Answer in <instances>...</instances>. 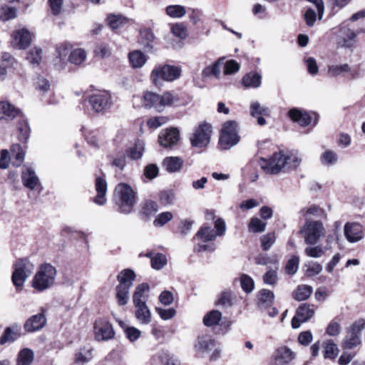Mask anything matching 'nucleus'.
<instances>
[{
    "mask_svg": "<svg viewBox=\"0 0 365 365\" xmlns=\"http://www.w3.org/2000/svg\"><path fill=\"white\" fill-rule=\"evenodd\" d=\"M137 197V192L129 184H117L115 187L113 201L117 210L120 213H130L136 203Z\"/></svg>",
    "mask_w": 365,
    "mask_h": 365,
    "instance_id": "obj_1",
    "label": "nucleus"
},
{
    "mask_svg": "<svg viewBox=\"0 0 365 365\" xmlns=\"http://www.w3.org/2000/svg\"><path fill=\"white\" fill-rule=\"evenodd\" d=\"M56 274V269L51 264H41L32 279V287L38 292L51 288L55 283Z\"/></svg>",
    "mask_w": 365,
    "mask_h": 365,
    "instance_id": "obj_2",
    "label": "nucleus"
},
{
    "mask_svg": "<svg viewBox=\"0 0 365 365\" xmlns=\"http://www.w3.org/2000/svg\"><path fill=\"white\" fill-rule=\"evenodd\" d=\"M11 280L17 290H21L26 279L32 274L34 265L27 258L18 259L14 264Z\"/></svg>",
    "mask_w": 365,
    "mask_h": 365,
    "instance_id": "obj_3",
    "label": "nucleus"
},
{
    "mask_svg": "<svg viewBox=\"0 0 365 365\" xmlns=\"http://www.w3.org/2000/svg\"><path fill=\"white\" fill-rule=\"evenodd\" d=\"M182 73L180 66L165 64L156 66L150 73V80L156 86L161 84V81L172 82L178 79Z\"/></svg>",
    "mask_w": 365,
    "mask_h": 365,
    "instance_id": "obj_4",
    "label": "nucleus"
},
{
    "mask_svg": "<svg viewBox=\"0 0 365 365\" xmlns=\"http://www.w3.org/2000/svg\"><path fill=\"white\" fill-rule=\"evenodd\" d=\"M365 328V319H359L346 329V336L342 341L344 349H352L361 344V332Z\"/></svg>",
    "mask_w": 365,
    "mask_h": 365,
    "instance_id": "obj_5",
    "label": "nucleus"
},
{
    "mask_svg": "<svg viewBox=\"0 0 365 365\" xmlns=\"http://www.w3.org/2000/svg\"><path fill=\"white\" fill-rule=\"evenodd\" d=\"M240 140L237 134V123L235 120H228L223 124L219 143L224 150L230 149Z\"/></svg>",
    "mask_w": 365,
    "mask_h": 365,
    "instance_id": "obj_6",
    "label": "nucleus"
},
{
    "mask_svg": "<svg viewBox=\"0 0 365 365\" xmlns=\"http://www.w3.org/2000/svg\"><path fill=\"white\" fill-rule=\"evenodd\" d=\"M289 159L282 152H279L274 153L269 161L262 159L260 165L267 173L275 175L282 170L288 171V165L291 163Z\"/></svg>",
    "mask_w": 365,
    "mask_h": 365,
    "instance_id": "obj_7",
    "label": "nucleus"
},
{
    "mask_svg": "<svg viewBox=\"0 0 365 365\" xmlns=\"http://www.w3.org/2000/svg\"><path fill=\"white\" fill-rule=\"evenodd\" d=\"M300 233L306 244L314 245L324 235V227L321 221H307L300 230Z\"/></svg>",
    "mask_w": 365,
    "mask_h": 365,
    "instance_id": "obj_8",
    "label": "nucleus"
},
{
    "mask_svg": "<svg viewBox=\"0 0 365 365\" xmlns=\"http://www.w3.org/2000/svg\"><path fill=\"white\" fill-rule=\"evenodd\" d=\"M92 109L96 113H104L113 105L111 95L106 91H98L92 94L88 98Z\"/></svg>",
    "mask_w": 365,
    "mask_h": 365,
    "instance_id": "obj_9",
    "label": "nucleus"
},
{
    "mask_svg": "<svg viewBox=\"0 0 365 365\" xmlns=\"http://www.w3.org/2000/svg\"><path fill=\"white\" fill-rule=\"evenodd\" d=\"M212 127L207 123L200 124L197 127L190 137V143L193 147L205 148L210 140Z\"/></svg>",
    "mask_w": 365,
    "mask_h": 365,
    "instance_id": "obj_10",
    "label": "nucleus"
},
{
    "mask_svg": "<svg viewBox=\"0 0 365 365\" xmlns=\"http://www.w3.org/2000/svg\"><path fill=\"white\" fill-rule=\"evenodd\" d=\"M95 338L98 341H107L115 336L112 324L105 318H99L94 323Z\"/></svg>",
    "mask_w": 365,
    "mask_h": 365,
    "instance_id": "obj_11",
    "label": "nucleus"
},
{
    "mask_svg": "<svg viewBox=\"0 0 365 365\" xmlns=\"http://www.w3.org/2000/svg\"><path fill=\"white\" fill-rule=\"evenodd\" d=\"M313 305L307 303L301 304L297 309L296 315L292 319L293 329H298L302 323L309 321L315 313Z\"/></svg>",
    "mask_w": 365,
    "mask_h": 365,
    "instance_id": "obj_12",
    "label": "nucleus"
},
{
    "mask_svg": "<svg viewBox=\"0 0 365 365\" xmlns=\"http://www.w3.org/2000/svg\"><path fill=\"white\" fill-rule=\"evenodd\" d=\"M179 140L180 131L176 128L163 130L158 136L159 143L164 148H172L178 143Z\"/></svg>",
    "mask_w": 365,
    "mask_h": 365,
    "instance_id": "obj_13",
    "label": "nucleus"
},
{
    "mask_svg": "<svg viewBox=\"0 0 365 365\" xmlns=\"http://www.w3.org/2000/svg\"><path fill=\"white\" fill-rule=\"evenodd\" d=\"M344 232L346 239L351 243L360 241L364 236V227L357 222L346 223Z\"/></svg>",
    "mask_w": 365,
    "mask_h": 365,
    "instance_id": "obj_14",
    "label": "nucleus"
},
{
    "mask_svg": "<svg viewBox=\"0 0 365 365\" xmlns=\"http://www.w3.org/2000/svg\"><path fill=\"white\" fill-rule=\"evenodd\" d=\"M47 319L43 312L30 317L24 323V328L26 332L33 333L41 330L46 324Z\"/></svg>",
    "mask_w": 365,
    "mask_h": 365,
    "instance_id": "obj_15",
    "label": "nucleus"
},
{
    "mask_svg": "<svg viewBox=\"0 0 365 365\" xmlns=\"http://www.w3.org/2000/svg\"><path fill=\"white\" fill-rule=\"evenodd\" d=\"M12 37V44L14 47L19 49H25L30 45L31 41V34L26 29L14 31Z\"/></svg>",
    "mask_w": 365,
    "mask_h": 365,
    "instance_id": "obj_16",
    "label": "nucleus"
},
{
    "mask_svg": "<svg viewBox=\"0 0 365 365\" xmlns=\"http://www.w3.org/2000/svg\"><path fill=\"white\" fill-rule=\"evenodd\" d=\"M16 117H21V112L7 101L0 102V120H11Z\"/></svg>",
    "mask_w": 365,
    "mask_h": 365,
    "instance_id": "obj_17",
    "label": "nucleus"
},
{
    "mask_svg": "<svg viewBox=\"0 0 365 365\" xmlns=\"http://www.w3.org/2000/svg\"><path fill=\"white\" fill-rule=\"evenodd\" d=\"M357 34L346 26L340 29V41L339 44L345 48H352L355 44Z\"/></svg>",
    "mask_w": 365,
    "mask_h": 365,
    "instance_id": "obj_18",
    "label": "nucleus"
},
{
    "mask_svg": "<svg viewBox=\"0 0 365 365\" xmlns=\"http://www.w3.org/2000/svg\"><path fill=\"white\" fill-rule=\"evenodd\" d=\"M288 115L294 122L303 127L309 125L312 122V116L309 113L296 108L290 109Z\"/></svg>",
    "mask_w": 365,
    "mask_h": 365,
    "instance_id": "obj_19",
    "label": "nucleus"
},
{
    "mask_svg": "<svg viewBox=\"0 0 365 365\" xmlns=\"http://www.w3.org/2000/svg\"><path fill=\"white\" fill-rule=\"evenodd\" d=\"M158 211V205L156 202L151 200H145L141 205L139 212L140 217L143 220H148Z\"/></svg>",
    "mask_w": 365,
    "mask_h": 365,
    "instance_id": "obj_20",
    "label": "nucleus"
},
{
    "mask_svg": "<svg viewBox=\"0 0 365 365\" xmlns=\"http://www.w3.org/2000/svg\"><path fill=\"white\" fill-rule=\"evenodd\" d=\"M294 358V353L286 346L279 348L275 353V365H287Z\"/></svg>",
    "mask_w": 365,
    "mask_h": 365,
    "instance_id": "obj_21",
    "label": "nucleus"
},
{
    "mask_svg": "<svg viewBox=\"0 0 365 365\" xmlns=\"http://www.w3.org/2000/svg\"><path fill=\"white\" fill-rule=\"evenodd\" d=\"M160 111H163L165 106H178L182 104L180 96L171 91L160 95Z\"/></svg>",
    "mask_w": 365,
    "mask_h": 365,
    "instance_id": "obj_22",
    "label": "nucleus"
},
{
    "mask_svg": "<svg viewBox=\"0 0 365 365\" xmlns=\"http://www.w3.org/2000/svg\"><path fill=\"white\" fill-rule=\"evenodd\" d=\"M135 277V272L130 269L122 270L117 276V279L119 282L117 287L130 289Z\"/></svg>",
    "mask_w": 365,
    "mask_h": 365,
    "instance_id": "obj_23",
    "label": "nucleus"
},
{
    "mask_svg": "<svg viewBox=\"0 0 365 365\" xmlns=\"http://www.w3.org/2000/svg\"><path fill=\"white\" fill-rule=\"evenodd\" d=\"M135 316L141 324H148L151 322V312L146 303L134 304Z\"/></svg>",
    "mask_w": 365,
    "mask_h": 365,
    "instance_id": "obj_24",
    "label": "nucleus"
},
{
    "mask_svg": "<svg viewBox=\"0 0 365 365\" xmlns=\"http://www.w3.org/2000/svg\"><path fill=\"white\" fill-rule=\"evenodd\" d=\"M215 346V341L210 335H202L197 337L195 346L197 351L207 352L211 351Z\"/></svg>",
    "mask_w": 365,
    "mask_h": 365,
    "instance_id": "obj_25",
    "label": "nucleus"
},
{
    "mask_svg": "<svg viewBox=\"0 0 365 365\" xmlns=\"http://www.w3.org/2000/svg\"><path fill=\"white\" fill-rule=\"evenodd\" d=\"M149 289V285L147 283H142L138 285L133 296V304L146 303L148 296L145 294V292H148Z\"/></svg>",
    "mask_w": 365,
    "mask_h": 365,
    "instance_id": "obj_26",
    "label": "nucleus"
},
{
    "mask_svg": "<svg viewBox=\"0 0 365 365\" xmlns=\"http://www.w3.org/2000/svg\"><path fill=\"white\" fill-rule=\"evenodd\" d=\"M143 104L147 108H153L160 111V95L153 92H146L143 96Z\"/></svg>",
    "mask_w": 365,
    "mask_h": 365,
    "instance_id": "obj_27",
    "label": "nucleus"
},
{
    "mask_svg": "<svg viewBox=\"0 0 365 365\" xmlns=\"http://www.w3.org/2000/svg\"><path fill=\"white\" fill-rule=\"evenodd\" d=\"M262 76L259 73L251 71L242 79V85L246 88H258L261 85Z\"/></svg>",
    "mask_w": 365,
    "mask_h": 365,
    "instance_id": "obj_28",
    "label": "nucleus"
},
{
    "mask_svg": "<svg viewBox=\"0 0 365 365\" xmlns=\"http://www.w3.org/2000/svg\"><path fill=\"white\" fill-rule=\"evenodd\" d=\"M274 298V293L267 289H261L257 294L258 306L261 308H266L271 306Z\"/></svg>",
    "mask_w": 365,
    "mask_h": 365,
    "instance_id": "obj_29",
    "label": "nucleus"
},
{
    "mask_svg": "<svg viewBox=\"0 0 365 365\" xmlns=\"http://www.w3.org/2000/svg\"><path fill=\"white\" fill-rule=\"evenodd\" d=\"M20 118L17 124L18 138L21 143H26L29 138L31 130L27 120L24 119L22 115Z\"/></svg>",
    "mask_w": 365,
    "mask_h": 365,
    "instance_id": "obj_30",
    "label": "nucleus"
},
{
    "mask_svg": "<svg viewBox=\"0 0 365 365\" xmlns=\"http://www.w3.org/2000/svg\"><path fill=\"white\" fill-rule=\"evenodd\" d=\"M183 165V160L179 157H167L163 160V165L170 173L179 171Z\"/></svg>",
    "mask_w": 365,
    "mask_h": 365,
    "instance_id": "obj_31",
    "label": "nucleus"
},
{
    "mask_svg": "<svg viewBox=\"0 0 365 365\" xmlns=\"http://www.w3.org/2000/svg\"><path fill=\"white\" fill-rule=\"evenodd\" d=\"M313 292V289L307 284L299 285L293 293V298L297 301L307 299Z\"/></svg>",
    "mask_w": 365,
    "mask_h": 365,
    "instance_id": "obj_32",
    "label": "nucleus"
},
{
    "mask_svg": "<svg viewBox=\"0 0 365 365\" xmlns=\"http://www.w3.org/2000/svg\"><path fill=\"white\" fill-rule=\"evenodd\" d=\"M222 319V313L218 310H212L207 312L203 317V324L210 327L219 325Z\"/></svg>",
    "mask_w": 365,
    "mask_h": 365,
    "instance_id": "obj_33",
    "label": "nucleus"
},
{
    "mask_svg": "<svg viewBox=\"0 0 365 365\" xmlns=\"http://www.w3.org/2000/svg\"><path fill=\"white\" fill-rule=\"evenodd\" d=\"M107 22L112 30H115L128 24V19L120 14H110Z\"/></svg>",
    "mask_w": 365,
    "mask_h": 365,
    "instance_id": "obj_34",
    "label": "nucleus"
},
{
    "mask_svg": "<svg viewBox=\"0 0 365 365\" xmlns=\"http://www.w3.org/2000/svg\"><path fill=\"white\" fill-rule=\"evenodd\" d=\"M217 237V235L211 227L205 226L202 227L195 234L194 238H199L204 242L214 240Z\"/></svg>",
    "mask_w": 365,
    "mask_h": 365,
    "instance_id": "obj_35",
    "label": "nucleus"
},
{
    "mask_svg": "<svg viewBox=\"0 0 365 365\" xmlns=\"http://www.w3.org/2000/svg\"><path fill=\"white\" fill-rule=\"evenodd\" d=\"M141 43L143 45L146 51H150L153 48V42L155 36L153 31L150 29H144L140 30Z\"/></svg>",
    "mask_w": 365,
    "mask_h": 365,
    "instance_id": "obj_36",
    "label": "nucleus"
},
{
    "mask_svg": "<svg viewBox=\"0 0 365 365\" xmlns=\"http://www.w3.org/2000/svg\"><path fill=\"white\" fill-rule=\"evenodd\" d=\"M96 195L93 198V202L98 205H103L107 201V184H96Z\"/></svg>",
    "mask_w": 365,
    "mask_h": 365,
    "instance_id": "obj_37",
    "label": "nucleus"
},
{
    "mask_svg": "<svg viewBox=\"0 0 365 365\" xmlns=\"http://www.w3.org/2000/svg\"><path fill=\"white\" fill-rule=\"evenodd\" d=\"M129 61L133 68H140L145 63L147 58L143 52L135 51L129 53Z\"/></svg>",
    "mask_w": 365,
    "mask_h": 365,
    "instance_id": "obj_38",
    "label": "nucleus"
},
{
    "mask_svg": "<svg viewBox=\"0 0 365 365\" xmlns=\"http://www.w3.org/2000/svg\"><path fill=\"white\" fill-rule=\"evenodd\" d=\"M34 352L29 349H24L18 354L17 365H30L34 361Z\"/></svg>",
    "mask_w": 365,
    "mask_h": 365,
    "instance_id": "obj_39",
    "label": "nucleus"
},
{
    "mask_svg": "<svg viewBox=\"0 0 365 365\" xmlns=\"http://www.w3.org/2000/svg\"><path fill=\"white\" fill-rule=\"evenodd\" d=\"M11 153L14 158L13 165L19 167L24 162L25 157L23 148L19 144H14L11 147Z\"/></svg>",
    "mask_w": 365,
    "mask_h": 365,
    "instance_id": "obj_40",
    "label": "nucleus"
},
{
    "mask_svg": "<svg viewBox=\"0 0 365 365\" xmlns=\"http://www.w3.org/2000/svg\"><path fill=\"white\" fill-rule=\"evenodd\" d=\"M165 13L171 18L179 19L186 14V9L181 5H169L165 8Z\"/></svg>",
    "mask_w": 365,
    "mask_h": 365,
    "instance_id": "obj_41",
    "label": "nucleus"
},
{
    "mask_svg": "<svg viewBox=\"0 0 365 365\" xmlns=\"http://www.w3.org/2000/svg\"><path fill=\"white\" fill-rule=\"evenodd\" d=\"M21 178L23 182H39L34 169L31 166L24 165L23 167Z\"/></svg>",
    "mask_w": 365,
    "mask_h": 365,
    "instance_id": "obj_42",
    "label": "nucleus"
},
{
    "mask_svg": "<svg viewBox=\"0 0 365 365\" xmlns=\"http://www.w3.org/2000/svg\"><path fill=\"white\" fill-rule=\"evenodd\" d=\"M250 112L253 118L258 115H269V109L266 106H262L258 101L252 102L250 104Z\"/></svg>",
    "mask_w": 365,
    "mask_h": 365,
    "instance_id": "obj_43",
    "label": "nucleus"
},
{
    "mask_svg": "<svg viewBox=\"0 0 365 365\" xmlns=\"http://www.w3.org/2000/svg\"><path fill=\"white\" fill-rule=\"evenodd\" d=\"M157 357L163 365H180L178 359L167 351H160Z\"/></svg>",
    "mask_w": 365,
    "mask_h": 365,
    "instance_id": "obj_44",
    "label": "nucleus"
},
{
    "mask_svg": "<svg viewBox=\"0 0 365 365\" xmlns=\"http://www.w3.org/2000/svg\"><path fill=\"white\" fill-rule=\"evenodd\" d=\"M338 351L337 346L333 341L329 340L324 343L323 353L325 359H335Z\"/></svg>",
    "mask_w": 365,
    "mask_h": 365,
    "instance_id": "obj_45",
    "label": "nucleus"
},
{
    "mask_svg": "<svg viewBox=\"0 0 365 365\" xmlns=\"http://www.w3.org/2000/svg\"><path fill=\"white\" fill-rule=\"evenodd\" d=\"M42 49L40 48H34L29 52L26 59L34 67L39 66L42 59Z\"/></svg>",
    "mask_w": 365,
    "mask_h": 365,
    "instance_id": "obj_46",
    "label": "nucleus"
},
{
    "mask_svg": "<svg viewBox=\"0 0 365 365\" xmlns=\"http://www.w3.org/2000/svg\"><path fill=\"white\" fill-rule=\"evenodd\" d=\"M232 292L230 290H225L220 294L215 304L224 307H230L232 305Z\"/></svg>",
    "mask_w": 365,
    "mask_h": 365,
    "instance_id": "obj_47",
    "label": "nucleus"
},
{
    "mask_svg": "<svg viewBox=\"0 0 365 365\" xmlns=\"http://www.w3.org/2000/svg\"><path fill=\"white\" fill-rule=\"evenodd\" d=\"M71 50V45L68 43H63L58 45L56 48V53L57 56L55 59V64H56V61L59 63H65L66 56H68L69 51Z\"/></svg>",
    "mask_w": 365,
    "mask_h": 365,
    "instance_id": "obj_48",
    "label": "nucleus"
},
{
    "mask_svg": "<svg viewBox=\"0 0 365 365\" xmlns=\"http://www.w3.org/2000/svg\"><path fill=\"white\" fill-rule=\"evenodd\" d=\"M220 60L215 62L212 65L206 66L202 71V76L204 78H208L215 76L218 78L220 74Z\"/></svg>",
    "mask_w": 365,
    "mask_h": 365,
    "instance_id": "obj_49",
    "label": "nucleus"
},
{
    "mask_svg": "<svg viewBox=\"0 0 365 365\" xmlns=\"http://www.w3.org/2000/svg\"><path fill=\"white\" fill-rule=\"evenodd\" d=\"M350 71L351 68L347 63L341 65H331L328 68V73L333 77H336L341 73H349Z\"/></svg>",
    "mask_w": 365,
    "mask_h": 365,
    "instance_id": "obj_50",
    "label": "nucleus"
},
{
    "mask_svg": "<svg viewBox=\"0 0 365 365\" xmlns=\"http://www.w3.org/2000/svg\"><path fill=\"white\" fill-rule=\"evenodd\" d=\"M86 58V51L81 48H77L71 53L68 60L71 63L79 65L85 61Z\"/></svg>",
    "mask_w": 365,
    "mask_h": 365,
    "instance_id": "obj_51",
    "label": "nucleus"
},
{
    "mask_svg": "<svg viewBox=\"0 0 365 365\" xmlns=\"http://www.w3.org/2000/svg\"><path fill=\"white\" fill-rule=\"evenodd\" d=\"M276 241V235L274 232H269L263 235L260 237L261 247L262 250H269Z\"/></svg>",
    "mask_w": 365,
    "mask_h": 365,
    "instance_id": "obj_52",
    "label": "nucleus"
},
{
    "mask_svg": "<svg viewBox=\"0 0 365 365\" xmlns=\"http://www.w3.org/2000/svg\"><path fill=\"white\" fill-rule=\"evenodd\" d=\"M168 260L165 255L158 253L151 258L150 263L152 268L160 270L167 264Z\"/></svg>",
    "mask_w": 365,
    "mask_h": 365,
    "instance_id": "obj_53",
    "label": "nucleus"
},
{
    "mask_svg": "<svg viewBox=\"0 0 365 365\" xmlns=\"http://www.w3.org/2000/svg\"><path fill=\"white\" fill-rule=\"evenodd\" d=\"M116 299L118 305L124 306L129 300L130 289L116 287Z\"/></svg>",
    "mask_w": 365,
    "mask_h": 365,
    "instance_id": "obj_54",
    "label": "nucleus"
},
{
    "mask_svg": "<svg viewBox=\"0 0 365 365\" xmlns=\"http://www.w3.org/2000/svg\"><path fill=\"white\" fill-rule=\"evenodd\" d=\"M267 224L257 217H252L249 223L248 228L252 232H262L265 230Z\"/></svg>",
    "mask_w": 365,
    "mask_h": 365,
    "instance_id": "obj_55",
    "label": "nucleus"
},
{
    "mask_svg": "<svg viewBox=\"0 0 365 365\" xmlns=\"http://www.w3.org/2000/svg\"><path fill=\"white\" fill-rule=\"evenodd\" d=\"M299 259L297 256H293L287 262L285 266V272L287 274L293 275L294 274L299 267Z\"/></svg>",
    "mask_w": 365,
    "mask_h": 365,
    "instance_id": "obj_56",
    "label": "nucleus"
},
{
    "mask_svg": "<svg viewBox=\"0 0 365 365\" xmlns=\"http://www.w3.org/2000/svg\"><path fill=\"white\" fill-rule=\"evenodd\" d=\"M110 165L120 170H123L126 165V155L125 153H118L116 156L113 157L110 160Z\"/></svg>",
    "mask_w": 365,
    "mask_h": 365,
    "instance_id": "obj_57",
    "label": "nucleus"
},
{
    "mask_svg": "<svg viewBox=\"0 0 365 365\" xmlns=\"http://www.w3.org/2000/svg\"><path fill=\"white\" fill-rule=\"evenodd\" d=\"M242 289L247 293L251 292L255 287L253 279L247 274H243L240 278Z\"/></svg>",
    "mask_w": 365,
    "mask_h": 365,
    "instance_id": "obj_58",
    "label": "nucleus"
},
{
    "mask_svg": "<svg viewBox=\"0 0 365 365\" xmlns=\"http://www.w3.org/2000/svg\"><path fill=\"white\" fill-rule=\"evenodd\" d=\"M168 121V118L166 116H155L149 118L147 121V125L150 128L156 129L165 124Z\"/></svg>",
    "mask_w": 365,
    "mask_h": 365,
    "instance_id": "obj_59",
    "label": "nucleus"
},
{
    "mask_svg": "<svg viewBox=\"0 0 365 365\" xmlns=\"http://www.w3.org/2000/svg\"><path fill=\"white\" fill-rule=\"evenodd\" d=\"M16 16V9L14 7L4 6L1 9L0 19L3 21H6L14 19Z\"/></svg>",
    "mask_w": 365,
    "mask_h": 365,
    "instance_id": "obj_60",
    "label": "nucleus"
},
{
    "mask_svg": "<svg viewBox=\"0 0 365 365\" xmlns=\"http://www.w3.org/2000/svg\"><path fill=\"white\" fill-rule=\"evenodd\" d=\"M337 160V155L331 150L325 151L321 157L322 164L326 165H333L336 163Z\"/></svg>",
    "mask_w": 365,
    "mask_h": 365,
    "instance_id": "obj_61",
    "label": "nucleus"
},
{
    "mask_svg": "<svg viewBox=\"0 0 365 365\" xmlns=\"http://www.w3.org/2000/svg\"><path fill=\"white\" fill-rule=\"evenodd\" d=\"M124 334L130 342L137 341L141 336V331L134 327H126Z\"/></svg>",
    "mask_w": 365,
    "mask_h": 365,
    "instance_id": "obj_62",
    "label": "nucleus"
},
{
    "mask_svg": "<svg viewBox=\"0 0 365 365\" xmlns=\"http://www.w3.org/2000/svg\"><path fill=\"white\" fill-rule=\"evenodd\" d=\"M16 339V334L11 327H6L4 333L0 338V344L4 345L8 342H13Z\"/></svg>",
    "mask_w": 365,
    "mask_h": 365,
    "instance_id": "obj_63",
    "label": "nucleus"
},
{
    "mask_svg": "<svg viewBox=\"0 0 365 365\" xmlns=\"http://www.w3.org/2000/svg\"><path fill=\"white\" fill-rule=\"evenodd\" d=\"M160 202L163 205L171 204L175 200V194L173 190H163L159 195Z\"/></svg>",
    "mask_w": 365,
    "mask_h": 365,
    "instance_id": "obj_64",
    "label": "nucleus"
}]
</instances>
